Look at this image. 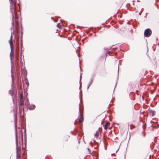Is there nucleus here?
Returning a JSON list of instances; mask_svg holds the SVG:
<instances>
[{
    "mask_svg": "<svg viewBox=\"0 0 159 159\" xmlns=\"http://www.w3.org/2000/svg\"><path fill=\"white\" fill-rule=\"evenodd\" d=\"M10 4V11L12 14V22L11 23L12 26L13 27L14 25V14L15 15V19H16L18 17L16 16L17 8L16 7V3L14 0H9Z\"/></svg>",
    "mask_w": 159,
    "mask_h": 159,
    "instance_id": "obj_1",
    "label": "nucleus"
},
{
    "mask_svg": "<svg viewBox=\"0 0 159 159\" xmlns=\"http://www.w3.org/2000/svg\"><path fill=\"white\" fill-rule=\"evenodd\" d=\"M15 137H16V154H17V157L16 159H17L18 158H20V155H18V152L19 151H20V149L19 148H18L17 145H18V142H17V129H16V122H15Z\"/></svg>",
    "mask_w": 159,
    "mask_h": 159,
    "instance_id": "obj_2",
    "label": "nucleus"
},
{
    "mask_svg": "<svg viewBox=\"0 0 159 159\" xmlns=\"http://www.w3.org/2000/svg\"><path fill=\"white\" fill-rule=\"evenodd\" d=\"M152 34V31L149 29H147L145 30L144 32V36L145 37H149Z\"/></svg>",
    "mask_w": 159,
    "mask_h": 159,
    "instance_id": "obj_3",
    "label": "nucleus"
},
{
    "mask_svg": "<svg viewBox=\"0 0 159 159\" xmlns=\"http://www.w3.org/2000/svg\"><path fill=\"white\" fill-rule=\"evenodd\" d=\"M79 113H80V114L78 116V118H79V120L80 122L81 123L82 122L83 120V116L82 114H81V111L80 109V104H79Z\"/></svg>",
    "mask_w": 159,
    "mask_h": 159,
    "instance_id": "obj_4",
    "label": "nucleus"
},
{
    "mask_svg": "<svg viewBox=\"0 0 159 159\" xmlns=\"http://www.w3.org/2000/svg\"><path fill=\"white\" fill-rule=\"evenodd\" d=\"M27 107L30 110H31L34 109L35 107V106L34 105L29 104Z\"/></svg>",
    "mask_w": 159,
    "mask_h": 159,
    "instance_id": "obj_5",
    "label": "nucleus"
},
{
    "mask_svg": "<svg viewBox=\"0 0 159 159\" xmlns=\"http://www.w3.org/2000/svg\"><path fill=\"white\" fill-rule=\"evenodd\" d=\"M12 34H11V37H10V40L9 41L10 46V48L11 49V52L10 54V56H11V53L12 52V47L11 43V40L12 39Z\"/></svg>",
    "mask_w": 159,
    "mask_h": 159,
    "instance_id": "obj_6",
    "label": "nucleus"
},
{
    "mask_svg": "<svg viewBox=\"0 0 159 159\" xmlns=\"http://www.w3.org/2000/svg\"><path fill=\"white\" fill-rule=\"evenodd\" d=\"M21 70H24L25 68V65L23 62L21 61Z\"/></svg>",
    "mask_w": 159,
    "mask_h": 159,
    "instance_id": "obj_7",
    "label": "nucleus"
},
{
    "mask_svg": "<svg viewBox=\"0 0 159 159\" xmlns=\"http://www.w3.org/2000/svg\"><path fill=\"white\" fill-rule=\"evenodd\" d=\"M93 82V79L91 78L90 82H89V83L88 84V85L87 89H89V87L92 84Z\"/></svg>",
    "mask_w": 159,
    "mask_h": 159,
    "instance_id": "obj_8",
    "label": "nucleus"
},
{
    "mask_svg": "<svg viewBox=\"0 0 159 159\" xmlns=\"http://www.w3.org/2000/svg\"><path fill=\"white\" fill-rule=\"evenodd\" d=\"M110 123L108 122H107L104 125V128L105 129L107 130V126L110 125Z\"/></svg>",
    "mask_w": 159,
    "mask_h": 159,
    "instance_id": "obj_9",
    "label": "nucleus"
},
{
    "mask_svg": "<svg viewBox=\"0 0 159 159\" xmlns=\"http://www.w3.org/2000/svg\"><path fill=\"white\" fill-rule=\"evenodd\" d=\"M150 112L152 114V116H155V111H154L150 110L149 111V112Z\"/></svg>",
    "mask_w": 159,
    "mask_h": 159,
    "instance_id": "obj_10",
    "label": "nucleus"
},
{
    "mask_svg": "<svg viewBox=\"0 0 159 159\" xmlns=\"http://www.w3.org/2000/svg\"><path fill=\"white\" fill-rule=\"evenodd\" d=\"M30 104V103L29 101V99H27L25 102V105L27 107Z\"/></svg>",
    "mask_w": 159,
    "mask_h": 159,
    "instance_id": "obj_11",
    "label": "nucleus"
},
{
    "mask_svg": "<svg viewBox=\"0 0 159 159\" xmlns=\"http://www.w3.org/2000/svg\"><path fill=\"white\" fill-rule=\"evenodd\" d=\"M80 102H81L82 101V90H80Z\"/></svg>",
    "mask_w": 159,
    "mask_h": 159,
    "instance_id": "obj_12",
    "label": "nucleus"
},
{
    "mask_svg": "<svg viewBox=\"0 0 159 159\" xmlns=\"http://www.w3.org/2000/svg\"><path fill=\"white\" fill-rule=\"evenodd\" d=\"M99 131L97 130L96 132V133L95 134V136L96 137L98 138L99 136Z\"/></svg>",
    "mask_w": 159,
    "mask_h": 159,
    "instance_id": "obj_13",
    "label": "nucleus"
},
{
    "mask_svg": "<svg viewBox=\"0 0 159 159\" xmlns=\"http://www.w3.org/2000/svg\"><path fill=\"white\" fill-rule=\"evenodd\" d=\"M81 75L80 76V89L81 88V83H80V81H81V77H82V76H81Z\"/></svg>",
    "mask_w": 159,
    "mask_h": 159,
    "instance_id": "obj_14",
    "label": "nucleus"
},
{
    "mask_svg": "<svg viewBox=\"0 0 159 159\" xmlns=\"http://www.w3.org/2000/svg\"><path fill=\"white\" fill-rule=\"evenodd\" d=\"M9 94H10V95H11L13 96V93H12V92L11 90H9Z\"/></svg>",
    "mask_w": 159,
    "mask_h": 159,
    "instance_id": "obj_15",
    "label": "nucleus"
},
{
    "mask_svg": "<svg viewBox=\"0 0 159 159\" xmlns=\"http://www.w3.org/2000/svg\"><path fill=\"white\" fill-rule=\"evenodd\" d=\"M11 77L12 78V82H13V73H12V70H11Z\"/></svg>",
    "mask_w": 159,
    "mask_h": 159,
    "instance_id": "obj_16",
    "label": "nucleus"
},
{
    "mask_svg": "<svg viewBox=\"0 0 159 159\" xmlns=\"http://www.w3.org/2000/svg\"><path fill=\"white\" fill-rule=\"evenodd\" d=\"M23 99V95L22 94H20V100H22Z\"/></svg>",
    "mask_w": 159,
    "mask_h": 159,
    "instance_id": "obj_17",
    "label": "nucleus"
},
{
    "mask_svg": "<svg viewBox=\"0 0 159 159\" xmlns=\"http://www.w3.org/2000/svg\"><path fill=\"white\" fill-rule=\"evenodd\" d=\"M20 132H21V139L22 141L23 140V134H22V131H20Z\"/></svg>",
    "mask_w": 159,
    "mask_h": 159,
    "instance_id": "obj_18",
    "label": "nucleus"
},
{
    "mask_svg": "<svg viewBox=\"0 0 159 159\" xmlns=\"http://www.w3.org/2000/svg\"><path fill=\"white\" fill-rule=\"evenodd\" d=\"M20 104H21V105L22 106L24 104V102H23V101L22 100H20Z\"/></svg>",
    "mask_w": 159,
    "mask_h": 159,
    "instance_id": "obj_19",
    "label": "nucleus"
},
{
    "mask_svg": "<svg viewBox=\"0 0 159 159\" xmlns=\"http://www.w3.org/2000/svg\"><path fill=\"white\" fill-rule=\"evenodd\" d=\"M57 26L59 28H61V27H60V24L59 23H58L57 24Z\"/></svg>",
    "mask_w": 159,
    "mask_h": 159,
    "instance_id": "obj_20",
    "label": "nucleus"
},
{
    "mask_svg": "<svg viewBox=\"0 0 159 159\" xmlns=\"http://www.w3.org/2000/svg\"><path fill=\"white\" fill-rule=\"evenodd\" d=\"M26 84L28 86L29 85V84L28 81H27V82H26Z\"/></svg>",
    "mask_w": 159,
    "mask_h": 159,
    "instance_id": "obj_21",
    "label": "nucleus"
},
{
    "mask_svg": "<svg viewBox=\"0 0 159 159\" xmlns=\"http://www.w3.org/2000/svg\"><path fill=\"white\" fill-rule=\"evenodd\" d=\"M22 35L20 37V41H21V42L22 41Z\"/></svg>",
    "mask_w": 159,
    "mask_h": 159,
    "instance_id": "obj_22",
    "label": "nucleus"
},
{
    "mask_svg": "<svg viewBox=\"0 0 159 159\" xmlns=\"http://www.w3.org/2000/svg\"><path fill=\"white\" fill-rule=\"evenodd\" d=\"M21 46L22 45V42H21Z\"/></svg>",
    "mask_w": 159,
    "mask_h": 159,
    "instance_id": "obj_23",
    "label": "nucleus"
},
{
    "mask_svg": "<svg viewBox=\"0 0 159 159\" xmlns=\"http://www.w3.org/2000/svg\"><path fill=\"white\" fill-rule=\"evenodd\" d=\"M118 74H119V67H118Z\"/></svg>",
    "mask_w": 159,
    "mask_h": 159,
    "instance_id": "obj_24",
    "label": "nucleus"
},
{
    "mask_svg": "<svg viewBox=\"0 0 159 159\" xmlns=\"http://www.w3.org/2000/svg\"><path fill=\"white\" fill-rule=\"evenodd\" d=\"M88 150L89 151H90V149L89 148H88Z\"/></svg>",
    "mask_w": 159,
    "mask_h": 159,
    "instance_id": "obj_25",
    "label": "nucleus"
},
{
    "mask_svg": "<svg viewBox=\"0 0 159 159\" xmlns=\"http://www.w3.org/2000/svg\"><path fill=\"white\" fill-rule=\"evenodd\" d=\"M107 53H108V52L106 53V56H107Z\"/></svg>",
    "mask_w": 159,
    "mask_h": 159,
    "instance_id": "obj_26",
    "label": "nucleus"
},
{
    "mask_svg": "<svg viewBox=\"0 0 159 159\" xmlns=\"http://www.w3.org/2000/svg\"><path fill=\"white\" fill-rule=\"evenodd\" d=\"M118 150H119V149L116 151V152H117V151H118Z\"/></svg>",
    "mask_w": 159,
    "mask_h": 159,
    "instance_id": "obj_27",
    "label": "nucleus"
},
{
    "mask_svg": "<svg viewBox=\"0 0 159 159\" xmlns=\"http://www.w3.org/2000/svg\"><path fill=\"white\" fill-rule=\"evenodd\" d=\"M116 84H117V83H116V85H115V88L116 87Z\"/></svg>",
    "mask_w": 159,
    "mask_h": 159,
    "instance_id": "obj_28",
    "label": "nucleus"
},
{
    "mask_svg": "<svg viewBox=\"0 0 159 159\" xmlns=\"http://www.w3.org/2000/svg\"><path fill=\"white\" fill-rule=\"evenodd\" d=\"M115 155V154H111V155Z\"/></svg>",
    "mask_w": 159,
    "mask_h": 159,
    "instance_id": "obj_29",
    "label": "nucleus"
},
{
    "mask_svg": "<svg viewBox=\"0 0 159 159\" xmlns=\"http://www.w3.org/2000/svg\"><path fill=\"white\" fill-rule=\"evenodd\" d=\"M156 40H158V38H156Z\"/></svg>",
    "mask_w": 159,
    "mask_h": 159,
    "instance_id": "obj_30",
    "label": "nucleus"
},
{
    "mask_svg": "<svg viewBox=\"0 0 159 159\" xmlns=\"http://www.w3.org/2000/svg\"><path fill=\"white\" fill-rule=\"evenodd\" d=\"M139 14L140 15L141 14V13H140H140H139Z\"/></svg>",
    "mask_w": 159,
    "mask_h": 159,
    "instance_id": "obj_31",
    "label": "nucleus"
},
{
    "mask_svg": "<svg viewBox=\"0 0 159 159\" xmlns=\"http://www.w3.org/2000/svg\"><path fill=\"white\" fill-rule=\"evenodd\" d=\"M84 40V39H82V41L83 42Z\"/></svg>",
    "mask_w": 159,
    "mask_h": 159,
    "instance_id": "obj_32",
    "label": "nucleus"
},
{
    "mask_svg": "<svg viewBox=\"0 0 159 159\" xmlns=\"http://www.w3.org/2000/svg\"><path fill=\"white\" fill-rule=\"evenodd\" d=\"M74 124H76V122H74Z\"/></svg>",
    "mask_w": 159,
    "mask_h": 159,
    "instance_id": "obj_33",
    "label": "nucleus"
},
{
    "mask_svg": "<svg viewBox=\"0 0 159 159\" xmlns=\"http://www.w3.org/2000/svg\"><path fill=\"white\" fill-rule=\"evenodd\" d=\"M158 45H159V43H158Z\"/></svg>",
    "mask_w": 159,
    "mask_h": 159,
    "instance_id": "obj_34",
    "label": "nucleus"
}]
</instances>
